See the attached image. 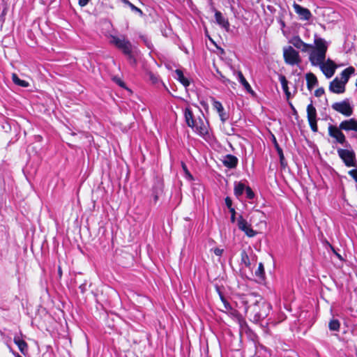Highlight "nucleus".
Returning a JSON list of instances; mask_svg holds the SVG:
<instances>
[{
    "label": "nucleus",
    "mask_w": 357,
    "mask_h": 357,
    "mask_svg": "<svg viewBox=\"0 0 357 357\" xmlns=\"http://www.w3.org/2000/svg\"><path fill=\"white\" fill-rule=\"evenodd\" d=\"M110 43L114 44L126 55H130L132 52V44L124 38H120L115 36H111Z\"/></svg>",
    "instance_id": "20e7f679"
},
{
    "label": "nucleus",
    "mask_w": 357,
    "mask_h": 357,
    "mask_svg": "<svg viewBox=\"0 0 357 357\" xmlns=\"http://www.w3.org/2000/svg\"><path fill=\"white\" fill-rule=\"evenodd\" d=\"M309 122V124H310V126L312 129V130L314 132H317L318 130V128H317V120H311V121H308Z\"/></svg>",
    "instance_id": "f704fd0d"
},
{
    "label": "nucleus",
    "mask_w": 357,
    "mask_h": 357,
    "mask_svg": "<svg viewBox=\"0 0 357 357\" xmlns=\"http://www.w3.org/2000/svg\"><path fill=\"white\" fill-rule=\"evenodd\" d=\"M307 116L308 121L317 120V110L312 104H310L307 107Z\"/></svg>",
    "instance_id": "aec40b11"
},
{
    "label": "nucleus",
    "mask_w": 357,
    "mask_h": 357,
    "mask_svg": "<svg viewBox=\"0 0 357 357\" xmlns=\"http://www.w3.org/2000/svg\"><path fill=\"white\" fill-rule=\"evenodd\" d=\"M331 250L335 254L336 253V251L335 250L334 248L331 245H329Z\"/></svg>",
    "instance_id": "864d4df0"
},
{
    "label": "nucleus",
    "mask_w": 357,
    "mask_h": 357,
    "mask_svg": "<svg viewBox=\"0 0 357 357\" xmlns=\"http://www.w3.org/2000/svg\"><path fill=\"white\" fill-rule=\"evenodd\" d=\"M335 255L338 257V258L342 259L341 256L338 253H335Z\"/></svg>",
    "instance_id": "6e6d98bb"
},
{
    "label": "nucleus",
    "mask_w": 357,
    "mask_h": 357,
    "mask_svg": "<svg viewBox=\"0 0 357 357\" xmlns=\"http://www.w3.org/2000/svg\"><path fill=\"white\" fill-rule=\"evenodd\" d=\"M222 163L228 168H235L238 164V159L236 156L228 154L222 160Z\"/></svg>",
    "instance_id": "4468645a"
},
{
    "label": "nucleus",
    "mask_w": 357,
    "mask_h": 357,
    "mask_svg": "<svg viewBox=\"0 0 357 357\" xmlns=\"http://www.w3.org/2000/svg\"><path fill=\"white\" fill-rule=\"evenodd\" d=\"M338 155L344 161L347 167H356L355 153L352 151L339 149L337 150Z\"/></svg>",
    "instance_id": "423d86ee"
},
{
    "label": "nucleus",
    "mask_w": 357,
    "mask_h": 357,
    "mask_svg": "<svg viewBox=\"0 0 357 357\" xmlns=\"http://www.w3.org/2000/svg\"><path fill=\"white\" fill-rule=\"evenodd\" d=\"M202 117H199L195 122V126L192 128L201 136H204L208 134L207 123L204 121V114H202Z\"/></svg>",
    "instance_id": "6e6552de"
},
{
    "label": "nucleus",
    "mask_w": 357,
    "mask_h": 357,
    "mask_svg": "<svg viewBox=\"0 0 357 357\" xmlns=\"http://www.w3.org/2000/svg\"><path fill=\"white\" fill-rule=\"evenodd\" d=\"M175 73L177 75L178 80L184 86H188L190 84V82L187 78H185L183 75L182 70L177 69L175 70Z\"/></svg>",
    "instance_id": "4be33fe9"
},
{
    "label": "nucleus",
    "mask_w": 357,
    "mask_h": 357,
    "mask_svg": "<svg viewBox=\"0 0 357 357\" xmlns=\"http://www.w3.org/2000/svg\"><path fill=\"white\" fill-rule=\"evenodd\" d=\"M279 79L280 81L282 89H283L284 92L285 93L287 97L289 98L290 92L289 91V88H288V81L287 80L285 76L280 75L279 77Z\"/></svg>",
    "instance_id": "5701e85b"
},
{
    "label": "nucleus",
    "mask_w": 357,
    "mask_h": 357,
    "mask_svg": "<svg viewBox=\"0 0 357 357\" xmlns=\"http://www.w3.org/2000/svg\"><path fill=\"white\" fill-rule=\"evenodd\" d=\"M217 73H218V75H220V78L221 79V80H222L224 83L227 84V82H230V81H229V79H226V78L225 77V76H223V75L221 74V73H220L218 70H217Z\"/></svg>",
    "instance_id": "37998d69"
},
{
    "label": "nucleus",
    "mask_w": 357,
    "mask_h": 357,
    "mask_svg": "<svg viewBox=\"0 0 357 357\" xmlns=\"http://www.w3.org/2000/svg\"><path fill=\"white\" fill-rule=\"evenodd\" d=\"M238 78L239 82L245 87L246 91L248 92H251L252 91L251 86L249 84V83L247 82V80L245 79V78L244 77L243 73L241 71L238 72Z\"/></svg>",
    "instance_id": "b1692460"
},
{
    "label": "nucleus",
    "mask_w": 357,
    "mask_h": 357,
    "mask_svg": "<svg viewBox=\"0 0 357 357\" xmlns=\"http://www.w3.org/2000/svg\"><path fill=\"white\" fill-rule=\"evenodd\" d=\"M328 134L331 137L335 138L340 144H344L346 141L344 135L342 132L341 129L334 126H329Z\"/></svg>",
    "instance_id": "9d476101"
},
{
    "label": "nucleus",
    "mask_w": 357,
    "mask_h": 357,
    "mask_svg": "<svg viewBox=\"0 0 357 357\" xmlns=\"http://www.w3.org/2000/svg\"><path fill=\"white\" fill-rule=\"evenodd\" d=\"M149 79L153 84H156L158 82V77L153 73L149 74Z\"/></svg>",
    "instance_id": "58836bf2"
},
{
    "label": "nucleus",
    "mask_w": 357,
    "mask_h": 357,
    "mask_svg": "<svg viewBox=\"0 0 357 357\" xmlns=\"http://www.w3.org/2000/svg\"><path fill=\"white\" fill-rule=\"evenodd\" d=\"M218 114L222 123H225L228 119V114L226 112H225L224 110H222V112H219Z\"/></svg>",
    "instance_id": "c9c22d12"
},
{
    "label": "nucleus",
    "mask_w": 357,
    "mask_h": 357,
    "mask_svg": "<svg viewBox=\"0 0 357 357\" xmlns=\"http://www.w3.org/2000/svg\"><path fill=\"white\" fill-rule=\"evenodd\" d=\"M340 129L346 131H356L357 132V120L355 119H350L341 122L340 124Z\"/></svg>",
    "instance_id": "f8f14e48"
},
{
    "label": "nucleus",
    "mask_w": 357,
    "mask_h": 357,
    "mask_svg": "<svg viewBox=\"0 0 357 357\" xmlns=\"http://www.w3.org/2000/svg\"><path fill=\"white\" fill-rule=\"evenodd\" d=\"M306 80L309 90H311L314 86L317 84L318 82L316 76L312 73H309L306 75Z\"/></svg>",
    "instance_id": "6ab92c4d"
},
{
    "label": "nucleus",
    "mask_w": 357,
    "mask_h": 357,
    "mask_svg": "<svg viewBox=\"0 0 357 357\" xmlns=\"http://www.w3.org/2000/svg\"><path fill=\"white\" fill-rule=\"evenodd\" d=\"M12 79H13V82L15 84H17V85H18L20 86L28 87L29 86V84L28 82H26L25 80L20 79L15 73H13L12 75Z\"/></svg>",
    "instance_id": "393cba45"
},
{
    "label": "nucleus",
    "mask_w": 357,
    "mask_h": 357,
    "mask_svg": "<svg viewBox=\"0 0 357 357\" xmlns=\"http://www.w3.org/2000/svg\"><path fill=\"white\" fill-rule=\"evenodd\" d=\"M125 4L128 5L130 9L136 13H138L140 15H143L142 11L139 8L136 7L132 3H130L128 0H121Z\"/></svg>",
    "instance_id": "c85d7f7f"
},
{
    "label": "nucleus",
    "mask_w": 357,
    "mask_h": 357,
    "mask_svg": "<svg viewBox=\"0 0 357 357\" xmlns=\"http://www.w3.org/2000/svg\"><path fill=\"white\" fill-rule=\"evenodd\" d=\"M349 174L352 176V178L356 181L357 183V169H351L349 172Z\"/></svg>",
    "instance_id": "4c0bfd02"
},
{
    "label": "nucleus",
    "mask_w": 357,
    "mask_h": 357,
    "mask_svg": "<svg viewBox=\"0 0 357 357\" xmlns=\"http://www.w3.org/2000/svg\"><path fill=\"white\" fill-rule=\"evenodd\" d=\"M276 149L280 156V164L282 167H285L286 163L284 162V157L283 155L282 150L281 148L279 147L278 144H276Z\"/></svg>",
    "instance_id": "2f4dec72"
},
{
    "label": "nucleus",
    "mask_w": 357,
    "mask_h": 357,
    "mask_svg": "<svg viewBox=\"0 0 357 357\" xmlns=\"http://www.w3.org/2000/svg\"><path fill=\"white\" fill-rule=\"evenodd\" d=\"M289 43H291L295 47L299 49L303 45V41L300 38L299 36H294Z\"/></svg>",
    "instance_id": "cd10ccee"
},
{
    "label": "nucleus",
    "mask_w": 357,
    "mask_h": 357,
    "mask_svg": "<svg viewBox=\"0 0 357 357\" xmlns=\"http://www.w3.org/2000/svg\"><path fill=\"white\" fill-rule=\"evenodd\" d=\"M255 307H251V309L248 313H245L250 321L253 322H258L261 318L264 317V314L261 312V307L265 306L264 303L261 302L259 304H255Z\"/></svg>",
    "instance_id": "0eeeda50"
},
{
    "label": "nucleus",
    "mask_w": 357,
    "mask_h": 357,
    "mask_svg": "<svg viewBox=\"0 0 357 357\" xmlns=\"http://www.w3.org/2000/svg\"><path fill=\"white\" fill-rule=\"evenodd\" d=\"M154 199H155V201L156 202L158 200V196L155 195Z\"/></svg>",
    "instance_id": "13d9d810"
},
{
    "label": "nucleus",
    "mask_w": 357,
    "mask_h": 357,
    "mask_svg": "<svg viewBox=\"0 0 357 357\" xmlns=\"http://www.w3.org/2000/svg\"><path fill=\"white\" fill-rule=\"evenodd\" d=\"M340 326V324L337 319H331L328 323V328L332 331H338Z\"/></svg>",
    "instance_id": "a878e982"
},
{
    "label": "nucleus",
    "mask_w": 357,
    "mask_h": 357,
    "mask_svg": "<svg viewBox=\"0 0 357 357\" xmlns=\"http://www.w3.org/2000/svg\"><path fill=\"white\" fill-rule=\"evenodd\" d=\"M230 213H231V221L232 222H235V219H236V217H235V214H236V212H235V210L234 208H231L229 210Z\"/></svg>",
    "instance_id": "49530a36"
},
{
    "label": "nucleus",
    "mask_w": 357,
    "mask_h": 357,
    "mask_svg": "<svg viewBox=\"0 0 357 357\" xmlns=\"http://www.w3.org/2000/svg\"><path fill=\"white\" fill-rule=\"evenodd\" d=\"M58 272H59V275L61 276L62 274V271H61V269L60 267L59 268Z\"/></svg>",
    "instance_id": "5fc2aeb1"
},
{
    "label": "nucleus",
    "mask_w": 357,
    "mask_h": 357,
    "mask_svg": "<svg viewBox=\"0 0 357 357\" xmlns=\"http://www.w3.org/2000/svg\"><path fill=\"white\" fill-rule=\"evenodd\" d=\"M256 276L259 277V278H264L265 272H264V265L261 262L259 264V266L257 270L255 271Z\"/></svg>",
    "instance_id": "c756f323"
},
{
    "label": "nucleus",
    "mask_w": 357,
    "mask_h": 357,
    "mask_svg": "<svg viewBox=\"0 0 357 357\" xmlns=\"http://www.w3.org/2000/svg\"><path fill=\"white\" fill-rule=\"evenodd\" d=\"M354 72H355V69L354 67H351V66L344 69L340 74V75H341L340 81H342L344 84H346L347 83V82L349 81V77L352 74H354Z\"/></svg>",
    "instance_id": "f3484780"
},
{
    "label": "nucleus",
    "mask_w": 357,
    "mask_h": 357,
    "mask_svg": "<svg viewBox=\"0 0 357 357\" xmlns=\"http://www.w3.org/2000/svg\"><path fill=\"white\" fill-rule=\"evenodd\" d=\"M241 263L243 264L246 267H250V261L245 250H243L241 252Z\"/></svg>",
    "instance_id": "bb28decb"
},
{
    "label": "nucleus",
    "mask_w": 357,
    "mask_h": 357,
    "mask_svg": "<svg viewBox=\"0 0 357 357\" xmlns=\"http://www.w3.org/2000/svg\"><path fill=\"white\" fill-rule=\"evenodd\" d=\"M14 342L16 344L20 349V351L23 354H25L26 351H27L28 345L25 341L22 340L19 336H15L14 337Z\"/></svg>",
    "instance_id": "a211bd4d"
},
{
    "label": "nucleus",
    "mask_w": 357,
    "mask_h": 357,
    "mask_svg": "<svg viewBox=\"0 0 357 357\" xmlns=\"http://www.w3.org/2000/svg\"><path fill=\"white\" fill-rule=\"evenodd\" d=\"M329 90L334 93H342L345 91V84L335 77L329 85Z\"/></svg>",
    "instance_id": "9b49d317"
},
{
    "label": "nucleus",
    "mask_w": 357,
    "mask_h": 357,
    "mask_svg": "<svg viewBox=\"0 0 357 357\" xmlns=\"http://www.w3.org/2000/svg\"><path fill=\"white\" fill-rule=\"evenodd\" d=\"M185 120L188 126L193 128L197 119H195L192 110L189 107H186L184 112Z\"/></svg>",
    "instance_id": "dca6fc26"
},
{
    "label": "nucleus",
    "mask_w": 357,
    "mask_h": 357,
    "mask_svg": "<svg viewBox=\"0 0 357 357\" xmlns=\"http://www.w3.org/2000/svg\"><path fill=\"white\" fill-rule=\"evenodd\" d=\"M224 303H225V308H226L227 310H228V309H230V308H231V306H230V305H229V303H227V302H226V301H224Z\"/></svg>",
    "instance_id": "3c124183"
},
{
    "label": "nucleus",
    "mask_w": 357,
    "mask_h": 357,
    "mask_svg": "<svg viewBox=\"0 0 357 357\" xmlns=\"http://www.w3.org/2000/svg\"><path fill=\"white\" fill-rule=\"evenodd\" d=\"M7 8H4V9L2 11L1 15L0 17H3L6 13Z\"/></svg>",
    "instance_id": "603ef678"
},
{
    "label": "nucleus",
    "mask_w": 357,
    "mask_h": 357,
    "mask_svg": "<svg viewBox=\"0 0 357 357\" xmlns=\"http://www.w3.org/2000/svg\"><path fill=\"white\" fill-rule=\"evenodd\" d=\"M315 47L309 55V60L312 66H319L327 78H331L336 69L335 63L328 59L326 61L328 43L321 38L314 36Z\"/></svg>",
    "instance_id": "f257e3e1"
},
{
    "label": "nucleus",
    "mask_w": 357,
    "mask_h": 357,
    "mask_svg": "<svg viewBox=\"0 0 357 357\" xmlns=\"http://www.w3.org/2000/svg\"><path fill=\"white\" fill-rule=\"evenodd\" d=\"M314 47H315V45H312L307 44V43L303 42V45H301V47H300L299 49H301L302 52H305L310 48L312 49V51H313L314 50Z\"/></svg>",
    "instance_id": "473e14b6"
},
{
    "label": "nucleus",
    "mask_w": 357,
    "mask_h": 357,
    "mask_svg": "<svg viewBox=\"0 0 357 357\" xmlns=\"http://www.w3.org/2000/svg\"><path fill=\"white\" fill-rule=\"evenodd\" d=\"M283 56L285 63L290 66L298 65L301 62L298 52L294 50L291 46H287L283 48Z\"/></svg>",
    "instance_id": "7ed1b4c3"
},
{
    "label": "nucleus",
    "mask_w": 357,
    "mask_h": 357,
    "mask_svg": "<svg viewBox=\"0 0 357 357\" xmlns=\"http://www.w3.org/2000/svg\"><path fill=\"white\" fill-rule=\"evenodd\" d=\"M246 186L244 183L241 182H238L235 183L234 186V195L239 197L241 195H243V192L245 190Z\"/></svg>",
    "instance_id": "412c9836"
},
{
    "label": "nucleus",
    "mask_w": 357,
    "mask_h": 357,
    "mask_svg": "<svg viewBox=\"0 0 357 357\" xmlns=\"http://www.w3.org/2000/svg\"><path fill=\"white\" fill-rule=\"evenodd\" d=\"M215 18L216 22L220 26H221L222 27L225 29L227 31L229 30V23L228 20L226 18L224 17V16L222 15V14L220 11H215Z\"/></svg>",
    "instance_id": "2eb2a0df"
},
{
    "label": "nucleus",
    "mask_w": 357,
    "mask_h": 357,
    "mask_svg": "<svg viewBox=\"0 0 357 357\" xmlns=\"http://www.w3.org/2000/svg\"><path fill=\"white\" fill-rule=\"evenodd\" d=\"M15 357H22L21 356H20L18 354H15Z\"/></svg>",
    "instance_id": "4d7b16f0"
},
{
    "label": "nucleus",
    "mask_w": 357,
    "mask_h": 357,
    "mask_svg": "<svg viewBox=\"0 0 357 357\" xmlns=\"http://www.w3.org/2000/svg\"><path fill=\"white\" fill-rule=\"evenodd\" d=\"M324 94V88H322V87L317 89L314 91V95H315V96H317V97H321V96H322Z\"/></svg>",
    "instance_id": "e433bc0d"
},
{
    "label": "nucleus",
    "mask_w": 357,
    "mask_h": 357,
    "mask_svg": "<svg viewBox=\"0 0 357 357\" xmlns=\"http://www.w3.org/2000/svg\"><path fill=\"white\" fill-rule=\"evenodd\" d=\"M223 251L224 250L223 249H220V248H216L214 249L213 252H214V254L217 256H221L222 254L223 253Z\"/></svg>",
    "instance_id": "79ce46f5"
},
{
    "label": "nucleus",
    "mask_w": 357,
    "mask_h": 357,
    "mask_svg": "<svg viewBox=\"0 0 357 357\" xmlns=\"http://www.w3.org/2000/svg\"><path fill=\"white\" fill-rule=\"evenodd\" d=\"M237 225L238 229L244 231L248 237H253L257 234V232L250 227L246 220L241 215L237 220Z\"/></svg>",
    "instance_id": "1a4fd4ad"
},
{
    "label": "nucleus",
    "mask_w": 357,
    "mask_h": 357,
    "mask_svg": "<svg viewBox=\"0 0 357 357\" xmlns=\"http://www.w3.org/2000/svg\"><path fill=\"white\" fill-rule=\"evenodd\" d=\"M225 204L227 205V206L229 208V209L230 210L231 208H233L231 205H232V201L231 199L229 198V197H226L225 199Z\"/></svg>",
    "instance_id": "ea45409f"
},
{
    "label": "nucleus",
    "mask_w": 357,
    "mask_h": 357,
    "mask_svg": "<svg viewBox=\"0 0 357 357\" xmlns=\"http://www.w3.org/2000/svg\"><path fill=\"white\" fill-rule=\"evenodd\" d=\"M142 39L143 40V41L144 42V43L146 44V45L149 48L151 49V43L149 41V40L144 37V36H142Z\"/></svg>",
    "instance_id": "de8ad7c7"
},
{
    "label": "nucleus",
    "mask_w": 357,
    "mask_h": 357,
    "mask_svg": "<svg viewBox=\"0 0 357 357\" xmlns=\"http://www.w3.org/2000/svg\"><path fill=\"white\" fill-rule=\"evenodd\" d=\"M245 191L246 193L247 198H248L249 199H252L254 198L255 194H254L253 191L252 190V189L249 186L246 187V189Z\"/></svg>",
    "instance_id": "72a5a7b5"
},
{
    "label": "nucleus",
    "mask_w": 357,
    "mask_h": 357,
    "mask_svg": "<svg viewBox=\"0 0 357 357\" xmlns=\"http://www.w3.org/2000/svg\"><path fill=\"white\" fill-rule=\"evenodd\" d=\"M90 0H78L79 5L82 7L85 6Z\"/></svg>",
    "instance_id": "09e8293b"
},
{
    "label": "nucleus",
    "mask_w": 357,
    "mask_h": 357,
    "mask_svg": "<svg viewBox=\"0 0 357 357\" xmlns=\"http://www.w3.org/2000/svg\"><path fill=\"white\" fill-rule=\"evenodd\" d=\"M182 167H183V169L184 172H185L186 175H188L189 177L192 178V176H191V174H190V172H188V169H187V167H186L185 164V163H183V162L182 163Z\"/></svg>",
    "instance_id": "8fccbe9b"
},
{
    "label": "nucleus",
    "mask_w": 357,
    "mask_h": 357,
    "mask_svg": "<svg viewBox=\"0 0 357 357\" xmlns=\"http://www.w3.org/2000/svg\"><path fill=\"white\" fill-rule=\"evenodd\" d=\"M212 104H213V108L215 109H216L218 113L219 112H222V110H224V107H223L222 103L218 100H215L213 98H212Z\"/></svg>",
    "instance_id": "7c9ffc66"
},
{
    "label": "nucleus",
    "mask_w": 357,
    "mask_h": 357,
    "mask_svg": "<svg viewBox=\"0 0 357 357\" xmlns=\"http://www.w3.org/2000/svg\"><path fill=\"white\" fill-rule=\"evenodd\" d=\"M115 82L120 86L126 88L125 83L119 78H114Z\"/></svg>",
    "instance_id": "a19ab883"
},
{
    "label": "nucleus",
    "mask_w": 357,
    "mask_h": 357,
    "mask_svg": "<svg viewBox=\"0 0 357 357\" xmlns=\"http://www.w3.org/2000/svg\"><path fill=\"white\" fill-rule=\"evenodd\" d=\"M217 73H218V75H220V78L221 79V80H222L224 83L227 84V82H230V81H229V79H226V78L225 77V76H223V75L221 74V73H220L218 70H217Z\"/></svg>",
    "instance_id": "c03bdc74"
},
{
    "label": "nucleus",
    "mask_w": 357,
    "mask_h": 357,
    "mask_svg": "<svg viewBox=\"0 0 357 357\" xmlns=\"http://www.w3.org/2000/svg\"><path fill=\"white\" fill-rule=\"evenodd\" d=\"M293 7L295 12L301 17V19L308 20L311 17V13L307 8H303L296 3H294Z\"/></svg>",
    "instance_id": "ddd939ff"
},
{
    "label": "nucleus",
    "mask_w": 357,
    "mask_h": 357,
    "mask_svg": "<svg viewBox=\"0 0 357 357\" xmlns=\"http://www.w3.org/2000/svg\"><path fill=\"white\" fill-rule=\"evenodd\" d=\"M261 301L260 296L251 293L238 296L236 303L239 308H243L245 313H248L251 307H255V304H259Z\"/></svg>",
    "instance_id": "f03ea898"
},
{
    "label": "nucleus",
    "mask_w": 357,
    "mask_h": 357,
    "mask_svg": "<svg viewBox=\"0 0 357 357\" xmlns=\"http://www.w3.org/2000/svg\"><path fill=\"white\" fill-rule=\"evenodd\" d=\"M356 86H357V79H356Z\"/></svg>",
    "instance_id": "bf43d9fd"
},
{
    "label": "nucleus",
    "mask_w": 357,
    "mask_h": 357,
    "mask_svg": "<svg viewBox=\"0 0 357 357\" xmlns=\"http://www.w3.org/2000/svg\"><path fill=\"white\" fill-rule=\"evenodd\" d=\"M331 107L346 116H350L353 114V108L347 99L333 103Z\"/></svg>",
    "instance_id": "39448f33"
},
{
    "label": "nucleus",
    "mask_w": 357,
    "mask_h": 357,
    "mask_svg": "<svg viewBox=\"0 0 357 357\" xmlns=\"http://www.w3.org/2000/svg\"><path fill=\"white\" fill-rule=\"evenodd\" d=\"M217 73H218V75H220V78L221 79V80H222L224 83L227 84V82H230V81H229V79H226V78L225 77V76H223V75L221 74V73H220L218 70H217Z\"/></svg>",
    "instance_id": "a18cd8bd"
}]
</instances>
